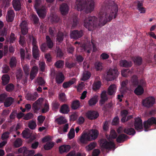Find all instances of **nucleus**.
<instances>
[{
  "label": "nucleus",
  "mask_w": 156,
  "mask_h": 156,
  "mask_svg": "<svg viewBox=\"0 0 156 156\" xmlns=\"http://www.w3.org/2000/svg\"><path fill=\"white\" fill-rule=\"evenodd\" d=\"M118 11L116 5L102 7L99 12L98 20L94 16L88 17L84 20L83 25L89 31L92 30L97 24L100 27L103 26L116 17Z\"/></svg>",
  "instance_id": "nucleus-1"
},
{
  "label": "nucleus",
  "mask_w": 156,
  "mask_h": 156,
  "mask_svg": "<svg viewBox=\"0 0 156 156\" xmlns=\"http://www.w3.org/2000/svg\"><path fill=\"white\" fill-rule=\"evenodd\" d=\"M77 10L78 11L83 10L84 12L87 13H90L94 9V2L93 1H91L89 5H87L84 2H80L78 3L76 2Z\"/></svg>",
  "instance_id": "nucleus-2"
},
{
  "label": "nucleus",
  "mask_w": 156,
  "mask_h": 156,
  "mask_svg": "<svg viewBox=\"0 0 156 156\" xmlns=\"http://www.w3.org/2000/svg\"><path fill=\"white\" fill-rule=\"evenodd\" d=\"M118 74L119 73L116 68H110L105 76V78L107 81H112L118 76Z\"/></svg>",
  "instance_id": "nucleus-3"
},
{
  "label": "nucleus",
  "mask_w": 156,
  "mask_h": 156,
  "mask_svg": "<svg viewBox=\"0 0 156 156\" xmlns=\"http://www.w3.org/2000/svg\"><path fill=\"white\" fill-rule=\"evenodd\" d=\"M100 145L102 148L108 150H110L115 147L113 142H108L105 139H102L100 140Z\"/></svg>",
  "instance_id": "nucleus-4"
},
{
  "label": "nucleus",
  "mask_w": 156,
  "mask_h": 156,
  "mask_svg": "<svg viewBox=\"0 0 156 156\" xmlns=\"http://www.w3.org/2000/svg\"><path fill=\"white\" fill-rule=\"evenodd\" d=\"M154 124L156 125V117H151L148 119L147 121H144V131H147L148 129Z\"/></svg>",
  "instance_id": "nucleus-5"
},
{
  "label": "nucleus",
  "mask_w": 156,
  "mask_h": 156,
  "mask_svg": "<svg viewBox=\"0 0 156 156\" xmlns=\"http://www.w3.org/2000/svg\"><path fill=\"white\" fill-rule=\"evenodd\" d=\"M155 99L153 97H149L143 100V106L146 107H150L153 106L155 103Z\"/></svg>",
  "instance_id": "nucleus-6"
},
{
  "label": "nucleus",
  "mask_w": 156,
  "mask_h": 156,
  "mask_svg": "<svg viewBox=\"0 0 156 156\" xmlns=\"http://www.w3.org/2000/svg\"><path fill=\"white\" fill-rule=\"evenodd\" d=\"M80 140L82 144H87L89 141H91L89 136V134L86 132H83L81 134Z\"/></svg>",
  "instance_id": "nucleus-7"
},
{
  "label": "nucleus",
  "mask_w": 156,
  "mask_h": 156,
  "mask_svg": "<svg viewBox=\"0 0 156 156\" xmlns=\"http://www.w3.org/2000/svg\"><path fill=\"white\" fill-rule=\"evenodd\" d=\"M27 42L28 44H30L31 42L33 46L32 51H39L38 47L36 45L37 41L36 39L32 35H29Z\"/></svg>",
  "instance_id": "nucleus-8"
},
{
  "label": "nucleus",
  "mask_w": 156,
  "mask_h": 156,
  "mask_svg": "<svg viewBox=\"0 0 156 156\" xmlns=\"http://www.w3.org/2000/svg\"><path fill=\"white\" fill-rule=\"evenodd\" d=\"M134 126L136 130L138 131H140L143 129L142 121L140 118H138L135 119Z\"/></svg>",
  "instance_id": "nucleus-9"
},
{
  "label": "nucleus",
  "mask_w": 156,
  "mask_h": 156,
  "mask_svg": "<svg viewBox=\"0 0 156 156\" xmlns=\"http://www.w3.org/2000/svg\"><path fill=\"white\" fill-rule=\"evenodd\" d=\"M86 115L89 119L93 120L98 118L99 116V114L96 111H89L86 113Z\"/></svg>",
  "instance_id": "nucleus-10"
},
{
  "label": "nucleus",
  "mask_w": 156,
  "mask_h": 156,
  "mask_svg": "<svg viewBox=\"0 0 156 156\" xmlns=\"http://www.w3.org/2000/svg\"><path fill=\"white\" fill-rule=\"evenodd\" d=\"M83 35V32L82 30L78 31L75 30L72 31L70 34V37L71 38L77 39Z\"/></svg>",
  "instance_id": "nucleus-11"
},
{
  "label": "nucleus",
  "mask_w": 156,
  "mask_h": 156,
  "mask_svg": "<svg viewBox=\"0 0 156 156\" xmlns=\"http://www.w3.org/2000/svg\"><path fill=\"white\" fill-rule=\"evenodd\" d=\"M15 14L13 10L9 9L6 16V20L8 22H12L14 20Z\"/></svg>",
  "instance_id": "nucleus-12"
},
{
  "label": "nucleus",
  "mask_w": 156,
  "mask_h": 156,
  "mask_svg": "<svg viewBox=\"0 0 156 156\" xmlns=\"http://www.w3.org/2000/svg\"><path fill=\"white\" fill-rule=\"evenodd\" d=\"M101 99L99 101V104L101 106L104 104L107 101L108 98L106 91H104L102 92L100 95Z\"/></svg>",
  "instance_id": "nucleus-13"
},
{
  "label": "nucleus",
  "mask_w": 156,
  "mask_h": 156,
  "mask_svg": "<svg viewBox=\"0 0 156 156\" xmlns=\"http://www.w3.org/2000/svg\"><path fill=\"white\" fill-rule=\"evenodd\" d=\"M131 81L132 82L134 83V84L136 85L138 83V85H140L142 87H143L145 86V82L144 80H140L138 83L137 81V77L136 75H134L133 76L131 79Z\"/></svg>",
  "instance_id": "nucleus-14"
},
{
  "label": "nucleus",
  "mask_w": 156,
  "mask_h": 156,
  "mask_svg": "<svg viewBox=\"0 0 156 156\" xmlns=\"http://www.w3.org/2000/svg\"><path fill=\"white\" fill-rule=\"evenodd\" d=\"M117 90V87L115 84H112L107 89V94L110 95H114Z\"/></svg>",
  "instance_id": "nucleus-15"
},
{
  "label": "nucleus",
  "mask_w": 156,
  "mask_h": 156,
  "mask_svg": "<svg viewBox=\"0 0 156 156\" xmlns=\"http://www.w3.org/2000/svg\"><path fill=\"white\" fill-rule=\"evenodd\" d=\"M64 76L62 73L59 72L56 74L55 80L57 83H62L64 81Z\"/></svg>",
  "instance_id": "nucleus-16"
},
{
  "label": "nucleus",
  "mask_w": 156,
  "mask_h": 156,
  "mask_svg": "<svg viewBox=\"0 0 156 156\" xmlns=\"http://www.w3.org/2000/svg\"><path fill=\"white\" fill-rule=\"evenodd\" d=\"M69 8L68 5L65 3H63L60 5V10L62 15H65L68 13Z\"/></svg>",
  "instance_id": "nucleus-17"
},
{
  "label": "nucleus",
  "mask_w": 156,
  "mask_h": 156,
  "mask_svg": "<svg viewBox=\"0 0 156 156\" xmlns=\"http://www.w3.org/2000/svg\"><path fill=\"white\" fill-rule=\"evenodd\" d=\"M38 97V95L37 92L34 94L28 93L25 96L26 99L29 101H34Z\"/></svg>",
  "instance_id": "nucleus-18"
},
{
  "label": "nucleus",
  "mask_w": 156,
  "mask_h": 156,
  "mask_svg": "<svg viewBox=\"0 0 156 156\" xmlns=\"http://www.w3.org/2000/svg\"><path fill=\"white\" fill-rule=\"evenodd\" d=\"M123 132L128 135L132 136L134 135L136 133L133 128L128 127H126L123 129Z\"/></svg>",
  "instance_id": "nucleus-19"
},
{
  "label": "nucleus",
  "mask_w": 156,
  "mask_h": 156,
  "mask_svg": "<svg viewBox=\"0 0 156 156\" xmlns=\"http://www.w3.org/2000/svg\"><path fill=\"white\" fill-rule=\"evenodd\" d=\"M13 7L16 11H19L21 8V5L20 0H13Z\"/></svg>",
  "instance_id": "nucleus-20"
},
{
  "label": "nucleus",
  "mask_w": 156,
  "mask_h": 156,
  "mask_svg": "<svg viewBox=\"0 0 156 156\" xmlns=\"http://www.w3.org/2000/svg\"><path fill=\"white\" fill-rule=\"evenodd\" d=\"M70 146L69 145H63L59 147V151L60 153L67 152L70 150Z\"/></svg>",
  "instance_id": "nucleus-21"
},
{
  "label": "nucleus",
  "mask_w": 156,
  "mask_h": 156,
  "mask_svg": "<svg viewBox=\"0 0 156 156\" xmlns=\"http://www.w3.org/2000/svg\"><path fill=\"white\" fill-rule=\"evenodd\" d=\"M88 133L89 134L91 140L96 139L98 135V131L96 129H92L91 132Z\"/></svg>",
  "instance_id": "nucleus-22"
},
{
  "label": "nucleus",
  "mask_w": 156,
  "mask_h": 156,
  "mask_svg": "<svg viewBox=\"0 0 156 156\" xmlns=\"http://www.w3.org/2000/svg\"><path fill=\"white\" fill-rule=\"evenodd\" d=\"M14 101V99L12 97H7L4 102V106L7 107L10 106Z\"/></svg>",
  "instance_id": "nucleus-23"
},
{
  "label": "nucleus",
  "mask_w": 156,
  "mask_h": 156,
  "mask_svg": "<svg viewBox=\"0 0 156 156\" xmlns=\"http://www.w3.org/2000/svg\"><path fill=\"white\" fill-rule=\"evenodd\" d=\"M128 136L125 134L122 133L118 136L116 139V141L119 143H121L123 142L126 139L128 138Z\"/></svg>",
  "instance_id": "nucleus-24"
},
{
  "label": "nucleus",
  "mask_w": 156,
  "mask_h": 156,
  "mask_svg": "<svg viewBox=\"0 0 156 156\" xmlns=\"http://www.w3.org/2000/svg\"><path fill=\"white\" fill-rule=\"evenodd\" d=\"M119 65L122 67H129L132 66V63L131 62H127L125 60H122L120 61Z\"/></svg>",
  "instance_id": "nucleus-25"
},
{
  "label": "nucleus",
  "mask_w": 156,
  "mask_h": 156,
  "mask_svg": "<svg viewBox=\"0 0 156 156\" xmlns=\"http://www.w3.org/2000/svg\"><path fill=\"white\" fill-rule=\"evenodd\" d=\"M137 3V9L141 13H144L145 12V8L143 6V2L141 1H138Z\"/></svg>",
  "instance_id": "nucleus-26"
},
{
  "label": "nucleus",
  "mask_w": 156,
  "mask_h": 156,
  "mask_svg": "<svg viewBox=\"0 0 156 156\" xmlns=\"http://www.w3.org/2000/svg\"><path fill=\"white\" fill-rule=\"evenodd\" d=\"M2 83L3 85H5L9 82L10 77L7 74L3 75L2 77Z\"/></svg>",
  "instance_id": "nucleus-27"
},
{
  "label": "nucleus",
  "mask_w": 156,
  "mask_h": 156,
  "mask_svg": "<svg viewBox=\"0 0 156 156\" xmlns=\"http://www.w3.org/2000/svg\"><path fill=\"white\" fill-rule=\"evenodd\" d=\"M76 80L75 78H73L69 81L64 82L62 84V87L64 88H66L73 84L75 82Z\"/></svg>",
  "instance_id": "nucleus-28"
},
{
  "label": "nucleus",
  "mask_w": 156,
  "mask_h": 156,
  "mask_svg": "<svg viewBox=\"0 0 156 156\" xmlns=\"http://www.w3.org/2000/svg\"><path fill=\"white\" fill-rule=\"evenodd\" d=\"M40 17L44 18L46 15V9L44 8L41 9L36 11Z\"/></svg>",
  "instance_id": "nucleus-29"
},
{
  "label": "nucleus",
  "mask_w": 156,
  "mask_h": 156,
  "mask_svg": "<svg viewBox=\"0 0 156 156\" xmlns=\"http://www.w3.org/2000/svg\"><path fill=\"white\" fill-rule=\"evenodd\" d=\"M90 75L91 74L90 72L85 71L83 72L80 80L82 81H85L90 78Z\"/></svg>",
  "instance_id": "nucleus-30"
},
{
  "label": "nucleus",
  "mask_w": 156,
  "mask_h": 156,
  "mask_svg": "<svg viewBox=\"0 0 156 156\" xmlns=\"http://www.w3.org/2000/svg\"><path fill=\"white\" fill-rule=\"evenodd\" d=\"M41 0H35L34 7L36 11L42 9V5H41Z\"/></svg>",
  "instance_id": "nucleus-31"
},
{
  "label": "nucleus",
  "mask_w": 156,
  "mask_h": 156,
  "mask_svg": "<svg viewBox=\"0 0 156 156\" xmlns=\"http://www.w3.org/2000/svg\"><path fill=\"white\" fill-rule=\"evenodd\" d=\"M98 100V96H94L88 101V104L89 106H91L94 105L96 103Z\"/></svg>",
  "instance_id": "nucleus-32"
},
{
  "label": "nucleus",
  "mask_w": 156,
  "mask_h": 156,
  "mask_svg": "<svg viewBox=\"0 0 156 156\" xmlns=\"http://www.w3.org/2000/svg\"><path fill=\"white\" fill-rule=\"evenodd\" d=\"M144 90L142 87L138 85L134 90V93L137 95L142 94L144 93Z\"/></svg>",
  "instance_id": "nucleus-33"
},
{
  "label": "nucleus",
  "mask_w": 156,
  "mask_h": 156,
  "mask_svg": "<svg viewBox=\"0 0 156 156\" xmlns=\"http://www.w3.org/2000/svg\"><path fill=\"white\" fill-rule=\"evenodd\" d=\"M46 42L48 47L49 48H52L53 46V43L50 37L48 36H46Z\"/></svg>",
  "instance_id": "nucleus-34"
},
{
  "label": "nucleus",
  "mask_w": 156,
  "mask_h": 156,
  "mask_svg": "<svg viewBox=\"0 0 156 156\" xmlns=\"http://www.w3.org/2000/svg\"><path fill=\"white\" fill-rule=\"evenodd\" d=\"M54 143L52 142H47L44 146L45 150H48L51 149L54 146Z\"/></svg>",
  "instance_id": "nucleus-35"
},
{
  "label": "nucleus",
  "mask_w": 156,
  "mask_h": 156,
  "mask_svg": "<svg viewBox=\"0 0 156 156\" xmlns=\"http://www.w3.org/2000/svg\"><path fill=\"white\" fill-rule=\"evenodd\" d=\"M55 121L58 125L64 124L67 122L66 120L64 119V118L62 116H60L56 119Z\"/></svg>",
  "instance_id": "nucleus-36"
},
{
  "label": "nucleus",
  "mask_w": 156,
  "mask_h": 156,
  "mask_svg": "<svg viewBox=\"0 0 156 156\" xmlns=\"http://www.w3.org/2000/svg\"><path fill=\"white\" fill-rule=\"evenodd\" d=\"M128 114V111L126 110H123L121 112V115L122 117L121 119V121L122 122H126V116Z\"/></svg>",
  "instance_id": "nucleus-37"
},
{
  "label": "nucleus",
  "mask_w": 156,
  "mask_h": 156,
  "mask_svg": "<svg viewBox=\"0 0 156 156\" xmlns=\"http://www.w3.org/2000/svg\"><path fill=\"white\" fill-rule=\"evenodd\" d=\"M101 85V83L100 81L95 82L92 86L93 89L94 90H96L100 88Z\"/></svg>",
  "instance_id": "nucleus-38"
},
{
  "label": "nucleus",
  "mask_w": 156,
  "mask_h": 156,
  "mask_svg": "<svg viewBox=\"0 0 156 156\" xmlns=\"http://www.w3.org/2000/svg\"><path fill=\"white\" fill-rule=\"evenodd\" d=\"M43 98H40L37 100L33 104V107H36L40 105L44 101Z\"/></svg>",
  "instance_id": "nucleus-39"
},
{
  "label": "nucleus",
  "mask_w": 156,
  "mask_h": 156,
  "mask_svg": "<svg viewBox=\"0 0 156 156\" xmlns=\"http://www.w3.org/2000/svg\"><path fill=\"white\" fill-rule=\"evenodd\" d=\"M97 144L95 142H91L86 147V149L90 151L94 148L97 146Z\"/></svg>",
  "instance_id": "nucleus-40"
},
{
  "label": "nucleus",
  "mask_w": 156,
  "mask_h": 156,
  "mask_svg": "<svg viewBox=\"0 0 156 156\" xmlns=\"http://www.w3.org/2000/svg\"><path fill=\"white\" fill-rule=\"evenodd\" d=\"M64 62L62 60H59L55 63V66L57 68H61L63 67Z\"/></svg>",
  "instance_id": "nucleus-41"
},
{
  "label": "nucleus",
  "mask_w": 156,
  "mask_h": 156,
  "mask_svg": "<svg viewBox=\"0 0 156 156\" xmlns=\"http://www.w3.org/2000/svg\"><path fill=\"white\" fill-rule=\"evenodd\" d=\"M51 21L53 23H57L58 22L59 20V18L55 14H51L50 16V18Z\"/></svg>",
  "instance_id": "nucleus-42"
},
{
  "label": "nucleus",
  "mask_w": 156,
  "mask_h": 156,
  "mask_svg": "<svg viewBox=\"0 0 156 156\" xmlns=\"http://www.w3.org/2000/svg\"><path fill=\"white\" fill-rule=\"evenodd\" d=\"M34 154V150H28L26 148V150L24 152V156H32Z\"/></svg>",
  "instance_id": "nucleus-43"
},
{
  "label": "nucleus",
  "mask_w": 156,
  "mask_h": 156,
  "mask_svg": "<svg viewBox=\"0 0 156 156\" xmlns=\"http://www.w3.org/2000/svg\"><path fill=\"white\" fill-rule=\"evenodd\" d=\"M133 60L134 63L138 65H140L142 62V59L140 57H136L133 58Z\"/></svg>",
  "instance_id": "nucleus-44"
},
{
  "label": "nucleus",
  "mask_w": 156,
  "mask_h": 156,
  "mask_svg": "<svg viewBox=\"0 0 156 156\" xmlns=\"http://www.w3.org/2000/svg\"><path fill=\"white\" fill-rule=\"evenodd\" d=\"M17 63V61L15 57H12L10 60L9 64L11 67H13L16 66Z\"/></svg>",
  "instance_id": "nucleus-45"
},
{
  "label": "nucleus",
  "mask_w": 156,
  "mask_h": 156,
  "mask_svg": "<svg viewBox=\"0 0 156 156\" xmlns=\"http://www.w3.org/2000/svg\"><path fill=\"white\" fill-rule=\"evenodd\" d=\"M37 126L36 122L33 120L30 121L28 123V127L31 129H34Z\"/></svg>",
  "instance_id": "nucleus-46"
},
{
  "label": "nucleus",
  "mask_w": 156,
  "mask_h": 156,
  "mask_svg": "<svg viewBox=\"0 0 156 156\" xmlns=\"http://www.w3.org/2000/svg\"><path fill=\"white\" fill-rule=\"evenodd\" d=\"M64 36L62 33L60 32H59L58 33L56 38L57 41L59 42H62L63 40Z\"/></svg>",
  "instance_id": "nucleus-47"
},
{
  "label": "nucleus",
  "mask_w": 156,
  "mask_h": 156,
  "mask_svg": "<svg viewBox=\"0 0 156 156\" xmlns=\"http://www.w3.org/2000/svg\"><path fill=\"white\" fill-rule=\"evenodd\" d=\"M45 118V117L44 116L39 115L38 116L37 119L38 122V125L41 126V124L43 122Z\"/></svg>",
  "instance_id": "nucleus-48"
},
{
  "label": "nucleus",
  "mask_w": 156,
  "mask_h": 156,
  "mask_svg": "<svg viewBox=\"0 0 156 156\" xmlns=\"http://www.w3.org/2000/svg\"><path fill=\"white\" fill-rule=\"evenodd\" d=\"M22 142L21 139L19 138H17L14 142V146L16 147H19L22 145Z\"/></svg>",
  "instance_id": "nucleus-49"
},
{
  "label": "nucleus",
  "mask_w": 156,
  "mask_h": 156,
  "mask_svg": "<svg viewBox=\"0 0 156 156\" xmlns=\"http://www.w3.org/2000/svg\"><path fill=\"white\" fill-rule=\"evenodd\" d=\"M68 137L69 139H73L75 136V130L73 129H70L68 134Z\"/></svg>",
  "instance_id": "nucleus-50"
},
{
  "label": "nucleus",
  "mask_w": 156,
  "mask_h": 156,
  "mask_svg": "<svg viewBox=\"0 0 156 156\" xmlns=\"http://www.w3.org/2000/svg\"><path fill=\"white\" fill-rule=\"evenodd\" d=\"M35 83H37L39 85H42L45 83V81L41 77L37 78L36 80Z\"/></svg>",
  "instance_id": "nucleus-51"
},
{
  "label": "nucleus",
  "mask_w": 156,
  "mask_h": 156,
  "mask_svg": "<svg viewBox=\"0 0 156 156\" xmlns=\"http://www.w3.org/2000/svg\"><path fill=\"white\" fill-rule=\"evenodd\" d=\"M14 86L12 83H9L5 87V89L8 92L12 91L14 89Z\"/></svg>",
  "instance_id": "nucleus-52"
},
{
  "label": "nucleus",
  "mask_w": 156,
  "mask_h": 156,
  "mask_svg": "<svg viewBox=\"0 0 156 156\" xmlns=\"http://www.w3.org/2000/svg\"><path fill=\"white\" fill-rule=\"evenodd\" d=\"M19 42L20 44L22 46H25L26 44V41L24 36H20Z\"/></svg>",
  "instance_id": "nucleus-53"
},
{
  "label": "nucleus",
  "mask_w": 156,
  "mask_h": 156,
  "mask_svg": "<svg viewBox=\"0 0 156 156\" xmlns=\"http://www.w3.org/2000/svg\"><path fill=\"white\" fill-rule=\"evenodd\" d=\"M128 81L127 80H126L122 81L121 83V88L120 89V90L121 92H123L124 91L122 90L124 88L126 89V86L128 84Z\"/></svg>",
  "instance_id": "nucleus-54"
},
{
  "label": "nucleus",
  "mask_w": 156,
  "mask_h": 156,
  "mask_svg": "<svg viewBox=\"0 0 156 156\" xmlns=\"http://www.w3.org/2000/svg\"><path fill=\"white\" fill-rule=\"evenodd\" d=\"M33 117V115L31 113L27 114L24 116L23 119L25 120H28Z\"/></svg>",
  "instance_id": "nucleus-55"
},
{
  "label": "nucleus",
  "mask_w": 156,
  "mask_h": 156,
  "mask_svg": "<svg viewBox=\"0 0 156 156\" xmlns=\"http://www.w3.org/2000/svg\"><path fill=\"white\" fill-rule=\"evenodd\" d=\"M10 133L9 132L6 131L4 132L2 135V139L3 140L8 139L9 137Z\"/></svg>",
  "instance_id": "nucleus-56"
},
{
  "label": "nucleus",
  "mask_w": 156,
  "mask_h": 156,
  "mask_svg": "<svg viewBox=\"0 0 156 156\" xmlns=\"http://www.w3.org/2000/svg\"><path fill=\"white\" fill-rule=\"evenodd\" d=\"M24 71L26 75L28 76L29 74V66L25 65L23 67Z\"/></svg>",
  "instance_id": "nucleus-57"
},
{
  "label": "nucleus",
  "mask_w": 156,
  "mask_h": 156,
  "mask_svg": "<svg viewBox=\"0 0 156 156\" xmlns=\"http://www.w3.org/2000/svg\"><path fill=\"white\" fill-rule=\"evenodd\" d=\"M80 106V101L78 100H75L73 102L71 107H79Z\"/></svg>",
  "instance_id": "nucleus-58"
},
{
  "label": "nucleus",
  "mask_w": 156,
  "mask_h": 156,
  "mask_svg": "<svg viewBox=\"0 0 156 156\" xmlns=\"http://www.w3.org/2000/svg\"><path fill=\"white\" fill-rule=\"evenodd\" d=\"M69 108H60V112L63 114H67L69 111Z\"/></svg>",
  "instance_id": "nucleus-59"
},
{
  "label": "nucleus",
  "mask_w": 156,
  "mask_h": 156,
  "mask_svg": "<svg viewBox=\"0 0 156 156\" xmlns=\"http://www.w3.org/2000/svg\"><path fill=\"white\" fill-rule=\"evenodd\" d=\"M95 68L97 70H100L102 68V63L99 62H97L95 63Z\"/></svg>",
  "instance_id": "nucleus-60"
},
{
  "label": "nucleus",
  "mask_w": 156,
  "mask_h": 156,
  "mask_svg": "<svg viewBox=\"0 0 156 156\" xmlns=\"http://www.w3.org/2000/svg\"><path fill=\"white\" fill-rule=\"evenodd\" d=\"M7 98V96L5 94H2L0 95V102L2 103L4 101H5Z\"/></svg>",
  "instance_id": "nucleus-61"
},
{
  "label": "nucleus",
  "mask_w": 156,
  "mask_h": 156,
  "mask_svg": "<svg viewBox=\"0 0 156 156\" xmlns=\"http://www.w3.org/2000/svg\"><path fill=\"white\" fill-rule=\"evenodd\" d=\"M91 48V45H88L84 46V51H86L88 53H90V52Z\"/></svg>",
  "instance_id": "nucleus-62"
},
{
  "label": "nucleus",
  "mask_w": 156,
  "mask_h": 156,
  "mask_svg": "<svg viewBox=\"0 0 156 156\" xmlns=\"http://www.w3.org/2000/svg\"><path fill=\"white\" fill-rule=\"evenodd\" d=\"M117 135L116 133L114 130L113 131H112L111 133L109 135V138L111 139H115L117 137Z\"/></svg>",
  "instance_id": "nucleus-63"
},
{
  "label": "nucleus",
  "mask_w": 156,
  "mask_h": 156,
  "mask_svg": "<svg viewBox=\"0 0 156 156\" xmlns=\"http://www.w3.org/2000/svg\"><path fill=\"white\" fill-rule=\"evenodd\" d=\"M100 153V151L99 149H94L92 153V156H98Z\"/></svg>",
  "instance_id": "nucleus-64"
}]
</instances>
